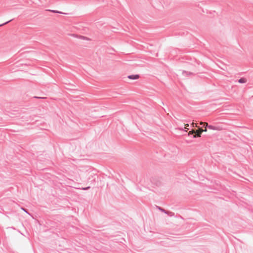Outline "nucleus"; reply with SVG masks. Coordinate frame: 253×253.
Returning a JSON list of instances; mask_svg holds the SVG:
<instances>
[{
  "label": "nucleus",
  "mask_w": 253,
  "mask_h": 253,
  "mask_svg": "<svg viewBox=\"0 0 253 253\" xmlns=\"http://www.w3.org/2000/svg\"><path fill=\"white\" fill-rule=\"evenodd\" d=\"M198 124H195L193 123L191 124V126L193 127H198V129H192L190 131H189L188 135H193V138L199 137H201L202 132H201L200 127L198 126Z\"/></svg>",
  "instance_id": "nucleus-1"
},
{
  "label": "nucleus",
  "mask_w": 253,
  "mask_h": 253,
  "mask_svg": "<svg viewBox=\"0 0 253 253\" xmlns=\"http://www.w3.org/2000/svg\"><path fill=\"white\" fill-rule=\"evenodd\" d=\"M206 127H208L210 129H212L214 130H222L223 129V128L222 126H212V125H209L208 124H206Z\"/></svg>",
  "instance_id": "nucleus-2"
},
{
  "label": "nucleus",
  "mask_w": 253,
  "mask_h": 253,
  "mask_svg": "<svg viewBox=\"0 0 253 253\" xmlns=\"http://www.w3.org/2000/svg\"><path fill=\"white\" fill-rule=\"evenodd\" d=\"M151 181L153 184L156 186H159L161 184V181L160 179L156 177H152Z\"/></svg>",
  "instance_id": "nucleus-3"
},
{
  "label": "nucleus",
  "mask_w": 253,
  "mask_h": 253,
  "mask_svg": "<svg viewBox=\"0 0 253 253\" xmlns=\"http://www.w3.org/2000/svg\"><path fill=\"white\" fill-rule=\"evenodd\" d=\"M140 76L139 75H131L127 76V78L130 80H137L139 78Z\"/></svg>",
  "instance_id": "nucleus-4"
},
{
  "label": "nucleus",
  "mask_w": 253,
  "mask_h": 253,
  "mask_svg": "<svg viewBox=\"0 0 253 253\" xmlns=\"http://www.w3.org/2000/svg\"><path fill=\"white\" fill-rule=\"evenodd\" d=\"M182 74L183 76H185V77H187L188 76H190V75H194L195 74L192 73V72H187V71H182Z\"/></svg>",
  "instance_id": "nucleus-5"
},
{
  "label": "nucleus",
  "mask_w": 253,
  "mask_h": 253,
  "mask_svg": "<svg viewBox=\"0 0 253 253\" xmlns=\"http://www.w3.org/2000/svg\"><path fill=\"white\" fill-rule=\"evenodd\" d=\"M237 82L240 84H244L247 82V80L245 78H241Z\"/></svg>",
  "instance_id": "nucleus-6"
},
{
  "label": "nucleus",
  "mask_w": 253,
  "mask_h": 253,
  "mask_svg": "<svg viewBox=\"0 0 253 253\" xmlns=\"http://www.w3.org/2000/svg\"><path fill=\"white\" fill-rule=\"evenodd\" d=\"M50 11L52 12L56 13L64 14V13L59 11H57V10H50Z\"/></svg>",
  "instance_id": "nucleus-7"
},
{
  "label": "nucleus",
  "mask_w": 253,
  "mask_h": 253,
  "mask_svg": "<svg viewBox=\"0 0 253 253\" xmlns=\"http://www.w3.org/2000/svg\"><path fill=\"white\" fill-rule=\"evenodd\" d=\"M206 124H208V123H206V122H200L199 123V125L202 126L203 127H206Z\"/></svg>",
  "instance_id": "nucleus-8"
},
{
  "label": "nucleus",
  "mask_w": 253,
  "mask_h": 253,
  "mask_svg": "<svg viewBox=\"0 0 253 253\" xmlns=\"http://www.w3.org/2000/svg\"><path fill=\"white\" fill-rule=\"evenodd\" d=\"M159 209L161 211H162V212H165V213H167V214L168 213V211H166L165 209H162V208H160V207H159Z\"/></svg>",
  "instance_id": "nucleus-9"
},
{
  "label": "nucleus",
  "mask_w": 253,
  "mask_h": 253,
  "mask_svg": "<svg viewBox=\"0 0 253 253\" xmlns=\"http://www.w3.org/2000/svg\"><path fill=\"white\" fill-rule=\"evenodd\" d=\"M208 127H205V129H203L202 128V127H200V129H201V132L202 133L203 132H206L207 131V128Z\"/></svg>",
  "instance_id": "nucleus-10"
},
{
  "label": "nucleus",
  "mask_w": 253,
  "mask_h": 253,
  "mask_svg": "<svg viewBox=\"0 0 253 253\" xmlns=\"http://www.w3.org/2000/svg\"><path fill=\"white\" fill-rule=\"evenodd\" d=\"M12 20V19H11V20H9V21H7V22H5V23H3V24H0V26H3V25H5V24H7V23H8L9 22H10V21H11Z\"/></svg>",
  "instance_id": "nucleus-11"
},
{
  "label": "nucleus",
  "mask_w": 253,
  "mask_h": 253,
  "mask_svg": "<svg viewBox=\"0 0 253 253\" xmlns=\"http://www.w3.org/2000/svg\"><path fill=\"white\" fill-rule=\"evenodd\" d=\"M90 188V186H88V187H83V188H82L81 189L83 190H88L89 189V188Z\"/></svg>",
  "instance_id": "nucleus-12"
},
{
  "label": "nucleus",
  "mask_w": 253,
  "mask_h": 253,
  "mask_svg": "<svg viewBox=\"0 0 253 253\" xmlns=\"http://www.w3.org/2000/svg\"><path fill=\"white\" fill-rule=\"evenodd\" d=\"M34 98H39V99H46V97H38V96H34Z\"/></svg>",
  "instance_id": "nucleus-13"
},
{
  "label": "nucleus",
  "mask_w": 253,
  "mask_h": 253,
  "mask_svg": "<svg viewBox=\"0 0 253 253\" xmlns=\"http://www.w3.org/2000/svg\"><path fill=\"white\" fill-rule=\"evenodd\" d=\"M188 126H189V124H186V125H185L184 128L185 129H187V130H188L189 129V128H188Z\"/></svg>",
  "instance_id": "nucleus-14"
},
{
  "label": "nucleus",
  "mask_w": 253,
  "mask_h": 253,
  "mask_svg": "<svg viewBox=\"0 0 253 253\" xmlns=\"http://www.w3.org/2000/svg\"><path fill=\"white\" fill-rule=\"evenodd\" d=\"M22 209L24 211H25V212H26L27 213H28L29 214V213L27 212V210H26V209H24V208H22Z\"/></svg>",
  "instance_id": "nucleus-15"
}]
</instances>
